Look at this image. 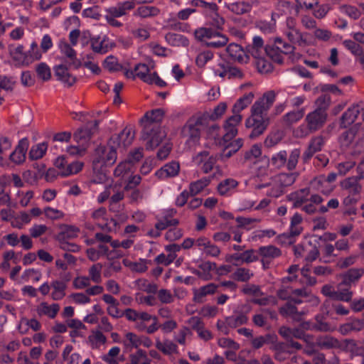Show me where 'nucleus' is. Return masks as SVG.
Listing matches in <instances>:
<instances>
[{
  "label": "nucleus",
  "mask_w": 364,
  "mask_h": 364,
  "mask_svg": "<svg viewBox=\"0 0 364 364\" xmlns=\"http://www.w3.org/2000/svg\"><path fill=\"white\" fill-rule=\"evenodd\" d=\"M208 116L203 113H196L186 120L182 127L181 134L186 139L189 144H196L200 140V130L207 124Z\"/></svg>",
  "instance_id": "nucleus-1"
},
{
  "label": "nucleus",
  "mask_w": 364,
  "mask_h": 364,
  "mask_svg": "<svg viewBox=\"0 0 364 364\" xmlns=\"http://www.w3.org/2000/svg\"><path fill=\"white\" fill-rule=\"evenodd\" d=\"M196 40L212 48H220L228 44V37L213 28L200 27L194 31Z\"/></svg>",
  "instance_id": "nucleus-2"
},
{
  "label": "nucleus",
  "mask_w": 364,
  "mask_h": 364,
  "mask_svg": "<svg viewBox=\"0 0 364 364\" xmlns=\"http://www.w3.org/2000/svg\"><path fill=\"white\" fill-rule=\"evenodd\" d=\"M117 148L100 146L96 149L93 159V168H102L103 166H112L117 159Z\"/></svg>",
  "instance_id": "nucleus-3"
},
{
  "label": "nucleus",
  "mask_w": 364,
  "mask_h": 364,
  "mask_svg": "<svg viewBox=\"0 0 364 364\" xmlns=\"http://www.w3.org/2000/svg\"><path fill=\"white\" fill-rule=\"evenodd\" d=\"M269 124V119L266 114H251L247 119L245 121L246 128L251 129L250 138L255 139L265 132Z\"/></svg>",
  "instance_id": "nucleus-4"
},
{
  "label": "nucleus",
  "mask_w": 364,
  "mask_h": 364,
  "mask_svg": "<svg viewBox=\"0 0 364 364\" xmlns=\"http://www.w3.org/2000/svg\"><path fill=\"white\" fill-rule=\"evenodd\" d=\"M277 94L274 90H268L257 99L252 105L251 114H266L269 109L274 105Z\"/></svg>",
  "instance_id": "nucleus-5"
},
{
  "label": "nucleus",
  "mask_w": 364,
  "mask_h": 364,
  "mask_svg": "<svg viewBox=\"0 0 364 364\" xmlns=\"http://www.w3.org/2000/svg\"><path fill=\"white\" fill-rule=\"evenodd\" d=\"M277 94L274 90H268L257 99L252 105L251 114H266L269 109L274 105Z\"/></svg>",
  "instance_id": "nucleus-6"
},
{
  "label": "nucleus",
  "mask_w": 364,
  "mask_h": 364,
  "mask_svg": "<svg viewBox=\"0 0 364 364\" xmlns=\"http://www.w3.org/2000/svg\"><path fill=\"white\" fill-rule=\"evenodd\" d=\"M55 166L62 176H69L78 173L83 168V162L76 161L68 162L64 156H59L55 161Z\"/></svg>",
  "instance_id": "nucleus-7"
},
{
  "label": "nucleus",
  "mask_w": 364,
  "mask_h": 364,
  "mask_svg": "<svg viewBox=\"0 0 364 364\" xmlns=\"http://www.w3.org/2000/svg\"><path fill=\"white\" fill-rule=\"evenodd\" d=\"M134 139V130L132 128L126 127L119 134H114L108 141V147L122 148L129 147Z\"/></svg>",
  "instance_id": "nucleus-8"
},
{
  "label": "nucleus",
  "mask_w": 364,
  "mask_h": 364,
  "mask_svg": "<svg viewBox=\"0 0 364 364\" xmlns=\"http://www.w3.org/2000/svg\"><path fill=\"white\" fill-rule=\"evenodd\" d=\"M141 133L143 139L146 141V149L153 150L166 138V132L161 127H150L149 131L143 127Z\"/></svg>",
  "instance_id": "nucleus-9"
},
{
  "label": "nucleus",
  "mask_w": 364,
  "mask_h": 364,
  "mask_svg": "<svg viewBox=\"0 0 364 364\" xmlns=\"http://www.w3.org/2000/svg\"><path fill=\"white\" fill-rule=\"evenodd\" d=\"M276 48H269V56L273 59L274 61L278 63H282V54H287L290 52L295 51V47L292 43H288L282 40L281 38H275Z\"/></svg>",
  "instance_id": "nucleus-10"
},
{
  "label": "nucleus",
  "mask_w": 364,
  "mask_h": 364,
  "mask_svg": "<svg viewBox=\"0 0 364 364\" xmlns=\"http://www.w3.org/2000/svg\"><path fill=\"white\" fill-rule=\"evenodd\" d=\"M97 129V120L94 119L90 121L83 127L79 128V129L76 130L75 133H74V140H75L76 143L80 145H85L88 141L92 138L95 132Z\"/></svg>",
  "instance_id": "nucleus-11"
},
{
  "label": "nucleus",
  "mask_w": 364,
  "mask_h": 364,
  "mask_svg": "<svg viewBox=\"0 0 364 364\" xmlns=\"http://www.w3.org/2000/svg\"><path fill=\"white\" fill-rule=\"evenodd\" d=\"M60 306L57 303H47L42 301L35 306V314L38 318H46L50 320L55 318L59 314Z\"/></svg>",
  "instance_id": "nucleus-12"
},
{
  "label": "nucleus",
  "mask_w": 364,
  "mask_h": 364,
  "mask_svg": "<svg viewBox=\"0 0 364 364\" xmlns=\"http://www.w3.org/2000/svg\"><path fill=\"white\" fill-rule=\"evenodd\" d=\"M282 254L281 250L274 245L262 246L258 248L260 262H262V266H263L264 269H267L269 264H271L274 259L280 257Z\"/></svg>",
  "instance_id": "nucleus-13"
},
{
  "label": "nucleus",
  "mask_w": 364,
  "mask_h": 364,
  "mask_svg": "<svg viewBox=\"0 0 364 364\" xmlns=\"http://www.w3.org/2000/svg\"><path fill=\"white\" fill-rule=\"evenodd\" d=\"M321 293L336 301L349 302L352 298V291L350 290V287H348L346 289L338 287V290L334 291L332 286L325 284V286L322 287Z\"/></svg>",
  "instance_id": "nucleus-14"
},
{
  "label": "nucleus",
  "mask_w": 364,
  "mask_h": 364,
  "mask_svg": "<svg viewBox=\"0 0 364 364\" xmlns=\"http://www.w3.org/2000/svg\"><path fill=\"white\" fill-rule=\"evenodd\" d=\"M164 116V111L160 108L146 112L141 119V127H145L146 131H149L150 127H159V123L162 121Z\"/></svg>",
  "instance_id": "nucleus-15"
},
{
  "label": "nucleus",
  "mask_w": 364,
  "mask_h": 364,
  "mask_svg": "<svg viewBox=\"0 0 364 364\" xmlns=\"http://www.w3.org/2000/svg\"><path fill=\"white\" fill-rule=\"evenodd\" d=\"M195 164L200 167L203 173H208L212 171L216 163V157L210 154L208 151H201L194 158Z\"/></svg>",
  "instance_id": "nucleus-16"
},
{
  "label": "nucleus",
  "mask_w": 364,
  "mask_h": 364,
  "mask_svg": "<svg viewBox=\"0 0 364 364\" xmlns=\"http://www.w3.org/2000/svg\"><path fill=\"white\" fill-rule=\"evenodd\" d=\"M242 116L240 114H234L228 118L224 122L223 139L225 141L232 140L237 134V127L241 123Z\"/></svg>",
  "instance_id": "nucleus-17"
},
{
  "label": "nucleus",
  "mask_w": 364,
  "mask_h": 364,
  "mask_svg": "<svg viewBox=\"0 0 364 364\" xmlns=\"http://www.w3.org/2000/svg\"><path fill=\"white\" fill-rule=\"evenodd\" d=\"M11 58L14 63L18 66H27L30 64L38 60L35 58H31L23 50L22 44H19L10 51Z\"/></svg>",
  "instance_id": "nucleus-18"
},
{
  "label": "nucleus",
  "mask_w": 364,
  "mask_h": 364,
  "mask_svg": "<svg viewBox=\"0 0 364 364\" xmlns=\"http://www.w3.org/2000/svg\"><path fill=\"white\" fill-rule=\"evenodd\" d=\"M196 248L202 251L205 255L211 257H218L220 255V249L213 244L208 238L201 236L196 239Z\"/></svg>",
  "instance_id": "nucleus-19"
},
{
  "label": "nucleus",
  "mask_w": 364,
  "mask_h": 364,
  "mask_svg": "<svg viewBox=\"0 0 364 364\" xmlns=\"http://www.w3.org/2000/svg\"><path fill=\"white\" fill-rule=\"evenodd\" d=\"M136 3L134 0L119 3L117 5L107 9L105 17L119 18L124 16L127 12L133 10Z\"/></svg>",
  "instance_id": "nucleus-20"
},
{
  "label": "nucleus",
  "mask_w": 364,
  "mask_h": 364,
  "mask_svg": "<svg viewBox=\"0 0 364 364\" xmlns=\"http://www.w3.org/2000/svg\"><path fill=\"white\" fill-rule=\"evenodd\" d=\"M326 121V112H311L306 116V126L310 130L318 131Z\"/></svg>",
  "instance_id": "nucleus-21"
},
{
  "label": "nucleus",
  "mask_w": 364,
  "mask_h": 364,
  "mask_svg": "<svg viewBox=\"0 0 364 364\" xmlns=\"http://www.w3.org/2000/svg\"><path fill=\"white\" fill-rule=\"evenodd\" d=\"M165 250H166L168 254L164 255L161 253L155 257V263L158 264H163L164 266L170 265L174 259L176 258V252L180 251V246L176 244L168 245L165 247Z\"/></svg>",
  "instance_id": "nucleus-22"
},
{
  "label": "nucleus",
  "mask_w": 364,
  "mask_h": 364,
  "mask_svg": "<svg viewBox=\"0 0 364 364\" xmlns=\"http://www.w3.org/2000/svg\"><path fill=\"white\" fill-rule=\"evenodd\" d=\"M302 217L301 214L294 213L289 220V233L280 235V238L290 240L298 237L302 232Z\"/></svg>",
  "instance_id": "nucleus-23"
},
{
  "label": "nucleus",
  "mask_w": 364,
  "mask_h": 364,
  "mask_svg": "<svg viewBox=\"0 0 364 364\" xmlns=\"http://www.w3.org/2000/svg\"><path fill=\"white\" fill-rule=\"evenodd\" d=\"M122 316L130 322L156 321L157 317L152 316L146 311H138L135 309L128 308L122 313Z\"/></svg>",
  "instance_id": "nucleus-24"
},
{
  "label": "nucleus",
  "mask_w": 364,
  "mask_h": 364,
  "mask_svg": "<svg viewBox=\"0 0 364 364\" xmlns=\"http://www.w3.org/2000/svg\"><path fill=\"white\" fill-rule=\"evenodd\" d=\"M363 269L352 268L348 270L347 272L341 274V279H342V282L338 284V287H350L352 284L355 283L360 279V278L363 275Z\"/></svg>",
  "instance_id": "nucleus-25"
},
{
  "label": "nucleus",
  "mask_w": 364,
  "mask_h": 364,
  "mask_svg": "<svg viewBox=\"0 0 364 364\" xmlns=\"http://www.w3.org/2000/svg\"><path fill=\"white\" fill-rule=\"evenodd\" d=\"M144 336H139L133 332H126L124 338L121 341V344L124 347L125 352H132L134 349H140V341Z\"/></svg>",
  "instance_id": "nucleus-26"
},
{
  "label": "nucleus",
  "mask_w": 364,
  "mask_h": 364,
  "mask_svg": "<svg viewBox=\"0 0 364 364\" xmlns=\"http://www.w3.org/2000/svg\"><path fill=\"white\" fill-rule=\"evenodd\" d=\"M323 145H324V138L321 135L311 138L306 151L303 154V159L306 161L309 160L316 153L322 150Z\"/></svg>",
  "instance_id": "nucleus-27"
},
{
  "label": "nucleus",
  "mask_w": 364,
  "mask_h": 364,
  "mask_svg": "<svg viewBox=\"0 0 364 364\" xmlns=\"http://www.w3.org/2000/svg\"><path fill=\"white\" fill-rule=\"evenodd\" d=\"M284 35L289 40V43L296 44L301 48H306L310 45L306 38V33L298 31H284Z\"/></svg>",
  "instance_id": "nucleus-28"
},
{
  "label": "nucleus",
  "mask_w": 364,
  "mask_h": 364,
  "mask_svg": "<svg viewBox=\"0 0 364 364\" xmlns=\"http://www.w3.org/2000/svg\"><path fill=\"white\" fill-rule=\"evenodd\" d=\"M27 148H28V141L26 138L19 140L18 145L16 146L14 152L10 154V160L16 164H20L25 161Z\"/></svg>",
  "instance_id": "nucleus-29"
},
{
  "label": "nucleus",
  "mask_w": 364,
  "mask_h": 364,
  "mask_svg": "<svg viewBox=\"0 0 364 364\" xmlns=\"http://www.w3.org/2000/svg\"><path fill=\"white\" fill-rule=\"evenodd\" d=\"M59 48L64 57L67 58L65 63L69 68H78L80 67V62L76 58V52L67 43H60Z\"/></svg>",
  "instance_id": "nucleus-30"
},
{
  "label": "nucleus",
  "mask_w": 364,
  "mask_h": 364,
  "mask_svg": "<svg viewBox=\"0 0 364 364\" xmlns=\"http://www.w3.org/2000/svg\"><path fill=\"white\" fill-rule=\"evenodd\" d=\"M178 223L177 219L164 218V219L160 220V221L155 224V228L148 231V235L151 238H157L161 235V231L167 229V228L177 225Z\"/></svg>",
  "instance_id": "nucleus-31"
},
{
  "label": "nucleus",
  "mask_w": 364,
  "mask_h": 364,
  "mask_svg": "<svg viewBox=\"0 0 364 364\" xmlns=\"http://www.w3.org/2000/svg\"><path fill=\"white\" fill-rule=\"evenodd\" d=\"M153 294H156V299L161 303V304H171L174 302V298L181 297L183 295V291L179 289L174 290V294H172L169 289H160Z\"/></svg>",
  "instance_id": "nucleus-32"
},
{
  "label": "nucleus",
  "mask_w": 364,
  "mask_h": 364,
  "mask_svg": "<svg viewBox=\"0 0 364 364\" xmlns=\"http://www.w3.org/2000/svg\"><path fill=\"white\" fill-rule=\"evenodd\" d=\"M68 67L65 64H60L55 66V75L59 81H61L67 87H70L76 82V78L68 71Z\"/></svg>",
  "instance_id": "nucleus-33"
},
{
  "label": "nucleus",
  "mask_w": 364,
  "mask_h": 364,
  "mask_svg": "<svg viewBox=\"0 0 364 364\" xmlns=\"http://www.w3.org/2000/svg\"><path fill=\"white\" fill-rule=\"evenodd\" d=\"M359 114L360 104L353 105L348 108L347 111L343 113L342 117H341V127L346 128L354 123Z\"/></svg>",
  "instance_id": "nucleus-34"
},
{
  "label": "nucleus",
  "mask_w": 364,
  "mask_h": 364,
  "mask_svg": "<svg viewBox=\"0 0 364 364\" xmlns=\"http://www.w3.org/2000/svg\"><path fill=\"white\" fill-rule=\"evenodd\" d=\"M218 287L219 286L217 284L209 283L207 285L194 289V297H193V301L199 304L203 302V298L208 295H213L215 294Z\"/></svg>",
  "instance_id": "nucleus-35"
},
{
  "label": "nucleus",
  "mask_w": 364,
  "mask_h": 364,
  "mask_svg": "<svg viewBox=\"0 0 364 364\" xmlns=\"http://www.w3.org/2000/svg\"><path fill=\"white\" fill-rule=\"evenodd\" d=\"M227 53L234 61L241 63H246L248 61V55L245 53V51L238 44L231 43L228 45Z\"/></svg>",
  "instance_id": "nucleus-36"
},
{
  "label": "nucleus",
  "mask_w": 364,
  "mask_h": 364,
  "mask_svg": "<svg viewBox=\"0 0 364 364\" xmlns=\"http://www.w3.org/2000/svg\"><path fill=\"white\" fill-rule=\"evenodd\" d=\"M247 50L252 56L269 55V48L264 47V41L259 36L253 38V41L248 46Z\"/></svg>",
  "instance_id": "nucleus-37"
},
{
  "label": "nucleus",
  "mask_w": 364,
  "mask_h": 364,
  "mask_svg": "<svg viewBox=\"0 0 364 364\" xmlns=\"http://www.w3.org/2000/svg\"><path fill=\"white\" fill-rule=\"evenodd\" d=\"M310 190L300 189L289 195V200L293 201V207L300 208L302 205L310 201Z\"/></svg>",
  "instance_id": "nucleus-38"
},
{
  "label": "nucleus",
  "mask_w": 364,
  "mask_h": 364,
  "mask_svg": "<svg viewBox=\"0 0 364 364\" xmlns=\"http://www.w3.org/2000/svg\"><path fill=\"white\" fill-rule=\"evenodd\" d=\"M257 4V0H245L243 1L233 2L229 4V10L236 15H242L252 9V6Z\"/></svg>",
  "instance_id": "nucleus-39"
},
{
  "label": "nucleus",
  "mask_w": 364,
  "mask_h": 364,
  "mask_svg": "<svg viewBox=\"0 0 364 364\" xmlns=\"http://www.w3.org/2000/svg\"><path fill=\"white\" fill-rule=\"evenodd\" d=\"M362 179L363 178H359L358 176L347 178L343 180L341 186H342L343 190L348 191V193L355 196L360 193V185L358 181Z\"/></svg>",
  "instance_id": "nucleus-40"
},
{
  "label": "nucleus",
  "mask_w": 364,
  "mask_h": 364,
  "mask_svg": "<svg viewBox=\"0 0 364 364\" xmlns=\"http://www.w3.org/2000/svg\"><path fill=\"white\" fill-rule=\"evenodd\" d=\"M155 348L165 355L170 356L178 354V346L171 341L166 340L161 341L156 340V342H155Z\"/></svg>",
  "instance_id": "nucleus-41"
},
{
  "label": "nucleus",
  "mask_w": 364,
  "mask_h": 364,
  "mask_svg": "<svg viewBox=\"0 0 364 364\" xmlns=\"http://www.w3.org/2000/svg\"><path fill=\"white\" fill-rule=\"evenodd\" d=\"M254 99V92L250 91L246 94H244L242 97L236 100L235 104L232 106V114H240L241 111L247 108L250 104H252V100Z\"/></svg>",
  "instance_id": "nucleus-42"
},
{
  "label": "nucleus",
  "mask_w": 364,
  "mask_h": 364,
  "mask_svg": "<svg viewBox=\"0 0 364 364\" xmlns=\"http://www.w3.org/2000/svg\"><path fill=\"white\" fill-rule=\"evenodd\" d=\"M178 173V164L176 161H171L162 166L160 170L156 172L159 178L164 179L168 177H173L177 176Z\"/></svg>",
  "instance_id": "nucleus-43"
},
{
  "label": "nucleus",
  "mask_w": 364,
  "mask_h": 364,
  "mask_svg": "<svg viewBox=\"0 0 364 364\" xmlns=\"http://www.w3.org/2000/svg\"><path fill=\"white\" fill-rule=\"evenodd\" d=\"M159 9L149 5H143L137 8L134 11V16L141 18H148L158 16Z\"/></svg>",
  "instance_id": "nucleus-44"
},
{
  "label": "nucleus",
  "mask_w": 364,
  "mask_h": 364,
  "mask_svg": "<svg viewBox=\"0 0 364 364\" xmlns=\"http://www.w3.org/2000/svg\"><path fill=\"white\" fill-rule=\"evenodd\" d=\"M90 44H91L92 51L96 53L105 54L109 50V43L105 38L92 37L90 39Z\"/></svg>",
  "instance_id": "nucleus-45"
},
{
  "label": "nucleus",
  "mask_w": 364,
  "mask_h": 364,
  "mask_svg": "<svg viewBox=\"0 0 364 364\" xmlns=\"http://www.w3.org/2000/svg\"><path fill=\"white\" fill-rule=\"evenodd\" d=\"M296 179V174L294 173H282L274 176L268 183L277 184L280 186H290Z\"/></svg>",
  "instance_id": "nucleus-46"
},
{
  "label": "nucleus",
  "mask_w": 364,
  "mask_h": 364,
  "mask_svg": "<svg viewBox=\"0 0 364 364\" xmlns=\"http://www.w3.org/2000/svg\"><path fill=\"white\" fill-rule=\"evenodd\" d=\"M210 183V177L201 178L199 180L193 181L189 184V191L188 193L191 196H196L203 191L204 188Z\"/></svg>",
  "instance_id": "nucleus-47"
},
{
  "label": "nucleus",
  "mask_w": 364,
  "mask_h": 364,
  "mask_svg": "<svg viewBox=\"0 0 364 364\" xmlns=\"http://www.w3.org/2000/svg\"><path fill=\"white\" fill-rule=\"evenodd\" d=\"M223 322L226 323L230 328H236L247 323L248 322V317L244 313L237 312L231 316L225 318Z\"/></svg>",
  "instance_id": "nucleus-48"
},
{
  "label": "nucleus",
  "mask_w": 364,
  "mask_h": 364,
  "mask_svg": "<svg viewBox=\"0 0 364 364\" xmlns=\"http://www.w3.org/2000/svg\"><path fill=\"white\" fill-rule=\"evenodd\" d=\"M88 346L93 350L99 349L100 346L106 343V337L98 330L91 332V335L87 337Z\"/></svg>",
  "instance_id": "nucleus-49"
},
{
  "label": "nucleus",
  "mask_w": 364,
  "mask_h": 364,
  "mask_svg": "<svg viewBox=\"0 0 364 364\" xmlns=\"http://www.w3.org/2000/svg\"><path fill=\"white\" fill-rule=\"evenodd\" d=\"M286 187L288 186L269 183L257 186V188L258 189L267 188V191H265V193H267V196H268L269 197L272 198H278L282 196L283 191Z\"/></svg>",
  "instance_id": "nucleus-50"
},
{
  "label": "nucleus",
  "mask_w": 364,
  "mask_h": 364,
  "mask_svg": "<svg viewBox=\"0 0 364 364\" xmlns=\"http://www.w3.org/2000/svg\"><path fill=\"white\" fill-rule=\"evenodd\" d=\"M237 186H238V182H237L236 180L227 178L218 183V186H217V191H218L220 196H226L235 190Z\"/></svg>",
  "instance_id": "nucleus-51"
},
{
  "label": "nucleus",
  "mask_w": 364,
  "mask_h": 364,
  "mask_svg": "<svg viewBox=\"0 0 364 364\" xmlns=\"http://www.w3.org/2000/svg\"><path fill=\"white\" fill-rule=\"evenodd\" d=\"M52 292L51 298L54 301H60L65 297V289L66 284L60 280H55L51 282Z\"/></svg>",
  "instance_id": "nucleus-52"
},
{
  "label": "nucleus",
  "mask_w": 364,
  "mask_h": 364,
  "mask_svg": "<svg viewBox=\"0 0 364 364\" xmlns=\"http://www.w3.org/2000/svg\"><path fill=\"white\" fill-rule=\"evenodd\" d=\"M252 57L255 58V65L260 73H268L272 70V65L265 55H252Z\"/></svg>",
  "instance_id": "nucleus-53"
},
{
  "label": "nucleus",
  "mask_w": 364,
  "mask_h": 364,
  "mask_svg": "<svg viewBox=\"0 0 364 364\" xmlns=\"http://www.w3.org/2000/svg\"><path fill=\"white\" fill-rule=\"evenodd\" d=\"M322 198L320 196L311 195L310 196V201L301 205V210L306 212L308 215H314L317 211L316 205L322 203Z\"/></svg>",
  "instance_id": "nucleus-54"
},
{
  "label": "nucleus",
  "mask_w": 364,
  "mask_h": 364,
  "mask_svg": "<svg viewBox=\"0 0 364 364\" xmlns=\"http://www.w3.org/2000/svg\"><path fill=\"white\" fill-rule=\"evenodd\" d=\"M129 364H150V359L144 350L137 349L129 355Z\"/></svg>",
  "instance_id": "nucleus-55"
},
{
  "label": "nucleus",
  "mask_w": 364,
  "mask_h": 364,
  "mask_svg": "<svg viewBox=\"0 0 364 364\" xmlns=\"http://www.w3.org/2000/svg\"><path fill=\"white\" fill-rule=\"evenodd\" d=\"M314 346L320 349H330L338 346V340L328 336H322L316 338Z\"/></svg>",
  "instance_id": "nucleus-56"
},
{
  "label": "nucleus",
  "mask_w": 364,
  "mask_h": 364,
  "mask_svg": "<svg viewBox=\"0 0 364 364\" xmlns=\"http://www.w3.org/2000/svg\"><path fill=\"white\" fill-rule=\"evenodd\" d=\"M122 264L129 270L136 273H144L147 270L146 260L141 259L139 262H132L127 258L122 259Z\"/></svg>",
  "instance_id": "nucleus-57"
},
{
  "label": "nucleus",
  "mask_w": 364,
  "mask_h": 364,
  "mask_svg": "<svg viewBox=\"0 0 364 364\" xmlns=\"http://www.w3.org/2000/svg\"><path fill=\"white\" fill-rule=\"evenodd\" d=\"M136 287L138 290L147 294H154L159 289V287L154 282H150L145 279H138L136 280Z\"/></svg>",
  "instance_id": "nucleus-58"
},
{
  "label": "nucleus",
  "mask_w": 364,
  "mask_h": 364,
  "mask_svg": "<svg viewBox=\"0 0 364 364\" xmlns=\"http://www.w3.org/2000/svg\"><path fill=\"white\" fill-rule=\"evenodd\" d=\"M232 277L237 282H247L252 277V272L246 267H240L232 273Z\"/></svg>",
  "instance_id": "nucleus-59"
},
{
  "label": "nucleus",
  "mask_w": 364,
  "mask_h": 364,
  "mask_svg": "<svg viewBox=\"0 0 364 364\" xmlns=\"http://www.w3.org/2000/svg\"><path fill=\"white\" fill-rule=\"evenodd\" d=\"M261 156V146L259 144H253L251 149L245 151L242 156V163L252 162Z\"/></svg>",
  "instance_id": "nucleus-60"
},
{
  "label": "nucleus",
  "mask_w": 364,
  "mask_h": 364,
  "mask_svg": "<svg viewBox=\"0 0 364 364\" xmlns=\"http://www.w3.org/2000/svg\"><path fill=\"white\" fill-rule=\"evenodd\" d=\"M102 265L100 263H95L88 268V275L86 277L92 279V283L100 284L101 283V270Z\"/></svg>",
  "instance_id": "nucleus-61"
},
{
  "label": "nucleus",
  "mask_w": 364,
  "mask_h": 364,
  "mask_svg": "<svg viewBox=\"0 0 364 364\" xmlns=\"http://www.w3.org/2000/svg\"><path fill=\"white\" fill-rule=\"evenodd\" d=\"M167 43L171 44L173 46H187L188 45V41L187 38L181 35L168 33L165 36Z\"/></svg>",
  "instance_id": "nucleus-62"
},
{
  "label": "nucleus",
  "mask_w": 364,
  "mask_h": 364,
  "mask_svg": "<svg viewBox=\"0 0 364 364\" xmlns=\"http://www.w3.org/2000/svg\"><path fill=\"white\" fill-rule=\"evenodd\" d=\"M286 159V151H281L272 156V159H270V164L273 165L274 168L281 169L282 167L287 166Z\"/></svg>",
  "instance_id": "nucleus-63"
},
{
  "label": "nucleus",
  "mask_w": 364,
  "mask_h": 364,
  "mask_svg": "<svg viewBox=\"0 0 364 364\" xmlns=\"http://www.w3.org/2000/svg\"><path fill=\"white\" fill-rule=\"evenodd\" d=\"M121 350L117 346H113L109 349L108 353L102 356V360L107 364H118L117 357Z\"/></svg>",
  "instance_id": "nucleus-64"
}]
</instances>
